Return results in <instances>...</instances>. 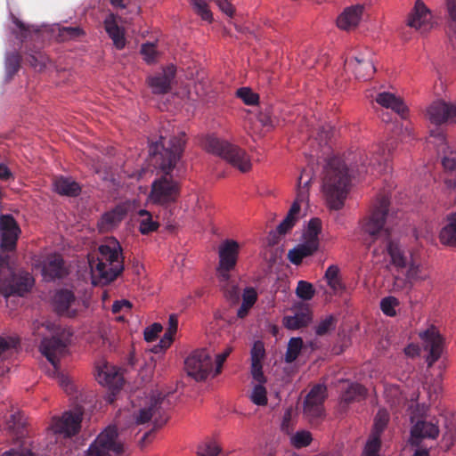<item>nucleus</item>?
<instances>
[{"label":"nucleus","instance_id":"obj_49","mask_svg":"<svg viewBox=\"0 0 456 456\" xmlns=\"http://www.w3.org/2000/svg\"><path fill=\"white\" fill-rule=\"evenodd\" d=\"M291 442L296 448L305 447L312 442V436L308 431H298L293 436Z\"/></svg>","mask_w":456,"mask_h":456},{"label":"nucleus","instance_id":"obj_61","mask_svg":"<svg viewBox=\"0 0 456 456\" xmlns=\"http://www.w3.org/2000/svg\"><path fill=\"white\" fill-rule=\"evenodd\" d=\"M242 300L246 303V305H249L252 307L256 304L257 300V292L252 287H247L241 295Z\"/></svg>","mask_w":456,"mask_h":456},{"label":"nucleus","instance_id":"obj_63","mask_svg":"<svg viewBox=\"0 0 456 456\" xmlns=\"http://www.w3.org/2000/svg\"><path fill=\"white\" fill-rule=\"evenodd\" d=\"M18 341L14 338H5L0 336V356L17 346Z\"/></svg>","mask_w":456,"mask_h":456},{"label":"nucleus","instance_id":"obj_10","mask_svg":"<svg viewBox=\"0 0 456 456\" xmlns=\"http://www.w3.org/2000/svg\"><path fill=\"white\" fill-rule=\"evenodd\" d=\"M95 379L100 385L108 388L109 392L105 395V401L108 403H112L124 382L120 370L102 360L95 366Z\"/></svg>","mask_w":456,"mask_h":456},{"label":"nucleus","instance_id":"obj_55","mask_svg":"<svg viewBox=\"0 0 456 456\" xmlns=\"http://www.w3.org/2000/svg\"><path fill=\"white\" fill-rule=\"evenodd\" d=\"M163 327L160 323L155 322L150 327L144 329V341L147 343L154 341L162 331Z\"/></svg>","mask_w":456,"mask_h":456},{"label":"nucleus","instance_id":"obj_28","mask_svg":"<svg viewBox=\"0 0 456 456\" xmlns=\"http://www.w3.org/2000/svg\"><path fill=\"white\" fill-rule=\"evenodd\" d=\"M376 102L386 109H391L403 118H405L407 108L401 98L396 97L394 94L383 92L377 95Z\"/></svg>","mask_w":456,"mask_h":456},{"label":"nucleus","instance_id":"obj_15","mask_svg":"<svg viewBox=\"0 0 456 456\" xmlns=\"http://www.w3.org/2000/svg\"><path fill=\"white\" fill-rule=\"evenodd\" d=\"M53 305L57 314L65 317H74L87 307L86 300L76 297L69 289L56 291Z\"/></svg>","mask_w":456,"mask_h":456},{"label":"nucleus","instance_id":"obj_44","mask_svg":"<svg viewBox=\"0 0 456 456\" xmlns=\"http://www.w3.org/2000/svg\"><path fill=\"white\" fill-rule=\"evenodd\" d=\"M195 12L202 20L211 22L213 20L212 12L208 8L206 0H191Z\"/></svg>","mask_w":456,"mask_h":456},{"label":"nucleus","instance_id":"obj_13","mask_svg":"<svg viewBox=\"0 0 456 456\" xmlns=\"http://www.w3.org/2000/svg\"><path fill=\"white\" fill-rule=\"evenodd\" d=\"M326 398V387L314 386L305 396L303 414L312 426H318L323 419V403Z\"/></svg>","mask_w":456,"mask_h":456},{"label":"nucleus","instance_id":"obj_17","mask_svg":"<svg viewBox=\"0 0 456 456\" xmlns=\"http://www.w3.org/2000/svg\"><path fill=\"white\" fill-rule=\"evenodd\" d=\"M419 337L425 342L426 350L429 351L427 362L430 367L442 355L444 350V338L435 326H431L430 328L421 332Z\"/></svg>","mask_w":456,"mask_h":456},{"label":"nucleus","instance_id":"obj_26","mask_svg":"<svg viewBox=\"0 0 456 456\" xmlns=\"http://www.w3.org/2000/svg\"><path fill=\"white\" fill-rule=\"evenodd\" d=\"M178 321L175 315H170L168 320V328L166 330L164 336L159 340V344L153 346L152 347H144V354L149 353H154L155 354H159L163 353L166 349H167L173 340L174 336L177 331Z\"/></svg>","mask_w":456,"mask_h":456},{"label":"nucleus","instance_id":"obj_60","mask_svg":"<svg viewBox=\"0 0 456 456\" xmlns=\"http://www.w3.org/2000/svg\"><path fill=\"white\" fill-rule=\"evenodd\" d=\"M131 303L128 300L121 299L113 303L111 310L115 314L129 313L131 309Z\"/></svg>","mask_w":456,"mask_h":456},{"label":"nucleus","instance_id":"obj_14","mask_svg":"<svg viewBox=\"0 0 456 456\" xmlns=\"http://www.w3.org/2000/svg\"><path fill=\"white\" fill-rule=\"evenodd\" d=\"M117 436V428L114 426L107 427L90 445L86 456H111L110 452L120 453L122 445L116 443Z\"/></svg>","mask_w":456,"mask_h":456},{"label":"nucleus","instance_id":"obj_46","mask_svg":"<svg viewBox=\"0 0 456 456\" xmlns=\"http://www.w3.org/2000/svg\"><path fill=\"white\" fill-rule=\"evenodd\" d=\"M297 296L303 300H310L314 295V289L310 282L305 281H299L297 282Z\"/></svg>","mask_w":456,"mask_h":456},{"label":"nucleus","instance_id":"obj_64","mask_svg":"<svg viewBox=\"0 0 456 456\" xmlns=\"http://www.w3.org/2000/svg\"><path fill=\"white\" fill-rule=\"evenodd\" d=\"M221 12L229 17H232L235 12L234 6L228 0H215Z\"/></svg>","mask_w":456,"mask_h":456},{"label":"nucleus","instance_id":"obj_48","mask_svg":"<svg viewBox=\"0 0 456 456\" xmlns=\"http://www.w3.org/2000/svg\"><path fill=\"white\" fill-rule=\"evenodd\" d=\"M159 52L156 50V42H144V62L151 64L157 61Z\"/></svg>","mask_w":456,"mask_h":456},{"label":"nucleus","instance_id":"obj_18","mask_svg":"<svg viewBox=\"0 0 456 456\" xmlns=\"http://www.w3.org/2000/svg\"><path fill=\"white\" fill-rule=\"evenodd\" d=\"M20 230L11 215H2L0 216V248L4 251L13 250Z\"/></svg>","mask_w":456,"mask_h":456},{"label":"nucleus","instance_id":"obj_6","mask_svg":"<svg viewBox=\"0 0 456 456\" xmlns=\"http://www.w3.org/2000/svg\"><path fill=\"white\" fill-rule=\"evenodd\" d=\"M168 395L159 390L144 397V445L151 441L152 434L162 428L167 420V410L170 406Z\"/></svg>","mask_w":456,"mask_h":456},{"label":"nucleus","instance_id":"obj_5","mask_svg":"<svg viewBox=\"0 0 456 456\" xmlns=\"http://www.w3.org/2000/svg\"><path fill=\"white\" fill-rule=\"evenodd\" d=\"M88 264L94 285L112 281L123 269L119 242L115 238L106 239L88 255Z\"/></svg>","mask_w":456,"mask_h":456},{"label":"nucleus","instance_id":"obj_1","mask_svg":"<svg viewBox=\"0 0 456 456\" xmlns=\"http://www.w3.org/2000/svg\"><path fill=\"white\" fill-rule=\"evenodd\" d=\"M351 169L340 158L329 159L323 177V190L332 209L344 207L350 188L351 178L355 175L362 176L387 173L391 170V149L387 144L372 145L368 152H359Z\"/></svg>","mask_w":456,"mask_h":456},{"label":"nucleus","instance_id":"obj_45","mask_svg":"<svg viewBox=\"0 0 456 456\" xmlns=\"http://www.w3.org/2000/svg\"><path fill=\"white\" fill-rule=\"evenodd\" d=\"M388 423V416L385 411H379L377 413L371 434L380 436L387 428Z\"/></svg>","mask_w":456,"mask_h":456},{"label":"nucleus","instance_id":"obj_47","mask_svg":"<svg viewBox=\"0 0 456 456\" xmlns=\"http://www.w3.org/2000/svg\"><path fill=\"white\" fill-rule=\"evenodd\" d=\"M236 95L247 105H255L258 103L259 96L248 87L239 88Z\"/></svg>","mask_w":456,"mask_h":456},{"label":"nucleus","instance_id":"obj_39","mask_svg":"<svg viewBox=\"0 0 456 456\" xmlns=\"http://www.w3.org/2000/svg\"><path fill=\"white\" fill-rule=\"evenodd\" d=\"M250 400L253 403L258 406H265L267 404V392L264 384H257L253 387L250 395Z\"/></svg>","mask_w":456,"mask_h":456},{"label":"nucleus","instance_id":"obj_19","mask_svg":"<svg viewBox=\"0 0 456 456\" xmlns=\"http://www.w3.org/2000/svg\"><path fill=\"white\" fill-rule=\"evenodd\" d=\"M427 117L431 123L441 125L444 122H456V102L448 104L444 102H435L427 110Z\"/></svg>","mask_w":456,"mask_h":456},{"label":"nucleus","instance_id":"obj_32","mask_svg":"<svg viewBox=\"0 0 456 456\" xmlns=\"http://www.w3.org/2000/svg\"><path fill=\"white\" fill-rule=\"evenodd\" d=\"M54 191L61 195L76 196L80 191V186L70 177L59 176L53 180Z\"/></svg>","mask_w":456,"mask_h":456},{"label":"nucleus","instance_id":"obj_53","mask_svg":"<svg viewBox=\"0 0 456 456\" xmlns=\"http://www.w3.org/2000/svg\"><path fill=\"white\" fill-rule=\"evenodd\" d=\"M251 362H262V360L265 357V351L264 347V344L261 341H256L251 348Z\"/></svg>","mask_w":456,"mask_h":456},{"label":"nucleus","instance_id":"obj_34","mask_svg":"<svg viewBox=\"0 0 456 456\" xmlns=\"http://www.w3.org/2000/svg\"><path fill=\"white\" fill-rule=\"evenodd\" d=\"M443 244L456 247V214L448 218V224L441 230L439 235Z\"/></svg>","mask_w":456,"mask_h":456},{"label":"nucleus","instance_id":"obj_59","mask_svg":"<svg viewBox=\"0 0 456 456\" xmlns=\"http://www.w3.org/2000/svg\"><path fill=\"white\" fill-rule=\"evenodd\" d=\"M251 374L253 379L258 382V384H265L266 382V379L263 372L262 362H251Z\"/></svg>","mask_w":456,"mask_h":456},{"label":"nucleus","instance_id":"obj_40","mask_svg":"<svg viewBox=\"0 0 456 456\" xmlns=\"http://www.w3.org/2000/svg\"><path fill=\"white\" fill-rule=\"evenodd\" d=\"M400 305L399 300L392 296L386 297L380 301V309L383 314L389 317L396 315L395 307Z\"/></svg>","mask_w":456,"mask_h":456},{"label":"nucleus","instance_id":"obj_3","mask_svg":"<svg viewBox=\"0 0 456 456\" xmlns=\"http://www.w3.org/2000/svg\"><path fill=\"white\" fill-rule=\"evenodd\" d=\"M389 206L388 196L379 195L360 224L362 232L370 237L371 242L382 241L383 251L387 252L392 265L399 270L407 266L408 259L399 243L391 239L390 230L386 226Z\"/></svg>","mask_w":456,"mask_h":456},{"label":"nucleus","instance_id":"obj_54","mask_svg":"<svg viewBox=\"0 0 456 456\" xmlns=\"http://www.w3.org/2000/svg\"><path fill=\"white\" fill-rule=\"evenodd\" d=\"M13 23L17 26L19 28V32L16 34V37L22 41L23 39L27 38L28 34L30 33L31 28L34 31H37V28H36L34 26H26L24 23H22L20 20H19L16 17L12 16Z\"/></svg>","mask_w":456,"mask_h":456},{"label":"nucleus","instance_id":"obj_20","mask_svg":"<svg viewBox=\"0 0 456 456\" xmlns=\"http://www.w3.org/2000/svg\"><path fill=\"white\" fill-rule=\"evenodd\" d=\"M176 69L168 65L163 70L149 78V86L155 94H165L171 90V84L175 77Z\"/></svg>","mask_w":456,"mask_h":456},{"label":"nucleus","instance_id":"obj_27","mask_svg":"<svg viewBox=\"0 0 456 456\" xmlns=\"http://www.w3.org/2000/svg\"><path fill=\"white\" fill-rule=\"evenodd\" d=\"M439 435V428L436 424L426 420H418L411 429V436L419 444L424 438L436 439Z\"/></svg>","mask_w":456,"mask_h":456},{"label":"nucleus","instance_id":"obj_57","mask_svg":"<svg viewBox=\"0 0 456 456\" xmlns=\"http://www.w3.org/2000/svg\"><path fill=\"white\" fill-rule=\"evenodd\" d=\"M48 61V58L41 53L31 55L29 59L30 65L37 70H42L44 68H45Z\"/></svg>","mask_w":456,"mask_h":456},{"label":"nucleus","instance_id":"obj_38","mask_svg":"<svg viewBox=\"0 0 456 456\" xmlns=\"http://www.w3.org/2000/svg\"><path fill=\"white\" fill-rule=\"evenodd\" d=\"M224 291V295L227 300L232 304H237L240 297V291L238 285L231 281V278L227 281H219Z\"/></svg>","mask_w":456,"mask_h":456},{"label":"nucleus","instance_id":"obj_9","mask_svg":"<svg viewBox=\"0 0 456 456\" xmlns=\"http://www.w3.org/2000/svg\"><path fill=\"white\" fill-rule=\"evenodd\" d=\"M82 419L81 407L64 411L61 417H53L47 428V436H50L49 444L57 443L59 437L68 438L77 435L81 428Z\"/></svg>","mask_w":456,"mask_h":456},{"label":"nucleus","instance_id":"obj_43","mask_svg":"<svg viewBox=\"0 0 456 456\" xmlns=\"http://www.w3.org/2000/svg\"><path fill=\"white\" fill-rule=\"evenodd\" d=\"M406 277L411 282V281H424L428 277V274L421 265L411 263L407 270Z\"/></svg>","mask_w":456,"mask_h":456},{"label":"nucleus","instance_id":"obj_51","mask_svg":"<svg viewBox=\"0 0 456 456\" xmlns=\"http://www.w3.org/2000/svg\"><path fill=\"white\" fill-rule=\"evenodd\" d=\"M7 426L9 429L20 432V429L25 426V419L23 414L18 411L12 413L10 419L7 421Z\"/></svg>","mask_w":456,"mask_h":456},{"label":"nucleus","instance_id":"obj_62","mask_svg":"<svg viewBox=\"0 0 456 456\" xmlns=\"http://www.w3.org/2000/svg\"><path fill=\"white\" fill-rule=\"evenodd\" d=\"M159 226V222L153 221L151 212L144 209V234L156 231Z\"/></svg>","mask_w":456,"mask_h":456},{"label":"nucleus","instance_id":"obj_36","mask_svg":"<svg viewBox=\"0 0 456 456\" xmlns=\"http://www.w3.org/2000/svg\"><path fill=\"white\" fill-rule=\"evenodd\" d=\"M303 344V339L299 337L291 338L289 340L285 354V362L287 363H292L297 360L302 351Z\"/></svg>","mask_w":456,"mask_h":456},{"label":"nucleus","instance_id":"obj_25","mask_svg":"<svg viewBox=\"0 0 456 456\" xmlns=\"http://www.w3.org/2000/svg\"><path fill=\"white\" fill-rule=\"evenodd\" d=\"M318 248L319 240H315L314 238L307 239L305 242L289 249L288 258L293 265H298L305 257L314 255V253L318 250Z\"/></svg>","mask_w":456,"mask_h":456},{"label":"nucleus","instance_id":"obj_41","mask_svg":"<svg viewBox=\"0 0 456 456\" xmlns=\"http://www.w3.org/2000/svg\"><path fill=\"white\" fill-rule=\"evenodd\" d=\"M221 452V447L213 441L202 443L198 446V456H218Z\"/></svg>","mask_w":456,"mask_h":456},{"label":"nucleus","instance_id":"obj_21","mask_svg":"<svg viewBox=\"0 0 456 456\" xmlns=\"http://www.w3.org/2000/svg\"><path fill=\"white\" fill-rule=\"evenodd\" d=\"M430 11L421 0H417L409 15L407 25L425 32L430 28Z\"/></svg>","mask_w":456,"mask_h":456},{"label":"nucleus","instance_id":"obj_33","mask_svg":"<svg viewBox=\"0 0 456 456\" xmlns=\"http://www.w3.org/2000/svg\"><path fill=\"white\" fill-rule=\"evenodd\" d=\"M367 395L366 388L356 382L350 383L341 394V403L349 404L355 402H361L365 399Z\"/></svg>","mask_w":456,"mask_h":456},{"label":"nucleus","instance_id":"obj_42","mask_svg":"<svg viewBox=\"0 0 456 456\" xmlns=\"http://www.w3.org/2000/svg\"><path fill=\"white\" fill-rule=\"evenodd\" d=\"M0 456H36L33 452L31 444L28 443H22L21 444L12 447L5 451Z\"/></svg>","mask_w":456,"mask_h":456},{"label":"nucleus","instance_id":"obj_37","mask_svg":"<svg viewBox=\"0 0 456 456\" xmlns=\"http://www.w3.org/2000/svg\"><path fill=\"white\" fill-rule=\"evenodd\" d=\"M20 56L18 53H7L4 60L5 77L10 80L19 70Z\"/></svg>","mask_w":456,"mask_h":456},{"label":"nucleus","instance_id":"obj_58","mask_svg":"<svg viewBox=\"0 0 456 456\" xmlns=\"http://www.w3.org/2000/svg\"><path fill=\"white\" fill-rule=\"evenodd\" d=\"M380 444V436L370 434V436L365 445L364 451L369 452L379 453Z\"/></svg>","mask_w":456,"mask_h":456},{"label":"nucleus","instance_id":"obj_12","mask_svg":"<svg viewBox=\"0 0 456 456\" xmlns=\"http://www.w3.org/2000/svg\"><path fill=\"white\" fill-rule=\"evenodd\" d=\"M240 253V245L233 240H225L218 248L219 262L216 268V276L219 281H227L230 273L237 265Z\"/></svg>","mask_w":456,"mask_h":456},{"label":"nucleus","instance_id":"obj_22","mask_svg":"<svg viewBox=\"0 0 456 456\" xmlns=\"http://www.w3.org/2000/svg\"><path fill=\"white\" fill-rule=\"evenodd\" d=\"M41 273L45 281L61 278L65 273L63 259L59 254H51L40 263Z\"/></svg>","mask_w":456,"mask_h":456},{"label":"nucleus","instance_id":"obj_56","mask_svg":"<svg viewBox=\"0 0 456 456\" xmlns=\"http://www.w3.org/2000/svg\"><path fill=\"white\" fill-rule=\"evenodd\" d=\"M322 231V221L319 218H312L308 223L307 227V233H308V239L314 238L315 240L318 239V235Z\"/></svg>","mask_w":456,"mask_h":456},{"label":"nucleus","instance_id":"obj_50","mask_svg":"<svg viewBox=\"0 0 456 456\" xmlns=\"http://www.w3.org/2000/svg\"><path fill=\"white\" fill-rule=\"evenodd\" d=\"M335 328V319L329 316L321 321L315 327V333L318 336L326 335L330 330Z\"/></svg>","mask_w":456,"mask_h":456},{"label":"nucleus","instance_id":"obj_30","mask_svg":"<svg viewBox=\"0 0 456 456\" xmlns=\"http://www.w3.org/2000/svg\"><path fill=\"white\" fill-rule=\"evenodd\" d=\"M311 182V178H308L306 180H304V175L301 174V175L298 178L297 182V197L294 202L292 203L287 216L292 218V219H297V215L299 214L300 208H301V203L305 201L307 198V191H308V185Z\"/></svg>","mask_w":456,"mask_h":456},{"label":"nucleus","instance_id":"obj_23","mask_svg":"<svg viewBox=\"0 0 456 456\" xmlns=\"http://www.w3.org/2000/svg\"><path fill=\"white\" fill-rule=\"evenodd\" d=\"M104 28L117 49H123L126 45L125 30L119 24V19L110 13L104 19Z\"/></svg>","mask_w":456,"mask_h":456},{"label":"nucleus","instance_id":"obj_31","mask_svg":"<svg viewBox=\"0 0 456 456\" xmlns=\"http://www.w3.org/2000/svg\"><path fill=\"white\" fill-rule=\"evenodd\" d=\"M311 321V311L308 308H303L292 316H285L282 323L286 329L294 330L307 326Z\"/></svg>","mask_w":456,"mask_h":456},{"label":"nucleus","instance_id":"obj_35","mask_svg":"<svg viewBox=\"0 0 456 456\" xmlns=\"http://www.w3.org/2000/svg\"><path fill=\"white\" fill-rule=\"evenodd\" d=\"M296 219L286 216L283 221L277 226L275 231H272L268 235V244L275 245L280 241L281 236L289 232L295 225Z\"/></svg>","mask_w":456,"mask_h":456},{"label":"nucleus","instance_id":"obj_24","mask_svg":"<svg viewBox=\"0 0 456 456\" xmlns=\"http://www.w3.org/2000/svg\"><path fill=\"white\" fill-rule=\"evenodd\" d=\"M363 9L364 7L362 4L346 8L337 19L338 27L344 30L354 28L359 24Z\"/></svg>","mask_w":456,"mask_h":456},{"label":"nucleus","instance_id":"obj_2","mask_svg":"<svg viewBox=\"0 0 456 456\" xmlns=\"http://www.w3.org/2000/svg\"><path fill=\"white\" fill-rule=\"evenodd\" d=\"M186 143V134L180 132L167 141L160 140L149 146V161L163 175L156 179L151 185L150 200L154 203L165 204L176 200L179 195V184L173 179L170 173L181 159Z\"/></svg>","mask_w":456,"mask_h":456},{"label":"nucleus","instance_id":"obj_16","mask_svg":"<svg viewBox=\"0 0 456 456\" xmlns=\"http://www.w3.org/2000/svg\"><path fill=\"white\" fill-rule=\"evenodd\" d=\"M133 212L142 216V208H137L135 200L123 202L102 216L98 224L99 229L102 232L110 231L123 220L126 214Z\"/></svg>","mask_w":456,"mask_h":456},{"label":"nucleus","instance_id":"obj_29","mask_svg":"<svg viewBox=\"0 0 456 456\" xmlns=\"http://www.w3.org/2000/svg\"><path fill=\"white\" fill-rule=\"evenodd\" d=\"M346 65L352 67L357 79L368 80L375 73L376 69L370 60L355 57L346 60Z\"/></svg>","mask_w":456,"mask_h":456},{"label":"nucleus","instance_id":"obj_7","mask_svg":"<svg viewBox=\"0 0 456 456\" xmlns=\"http://www.w3.org/2000/svg\"><path fill=\"white\" fill-rule=\"evenodd\" d=\"M34 284V279L28 272L14 274L8 256H0V293L6 300L10 297H23Z\"/></svg>","mask_w":456,"mask_h":456},{"label":"nucleus","instance_id":"obj_52","mask_svg":"<svg viewBox=\"0 0 456 456\" xmlns=\"http://www.w3.org/2000/svg\"><path fill=\"white\" fill-rule=\"evenodd\" d=\"M232 351V348L227 346L222 353L216 354V368L214 369L213 378L216 377L221 373L224 362L226 361L227 357L230 355Z\"/></svg>","mask_w":456,"mask_h":456},{"label":"nucleus","instance_id":"obj_11","mask_svg":"<svg viewBox=\"0 0 456 456\" xmlns=\"http://www.w3.org/2000/svg\"><path fill=\"white\" fill-rule=\"evenodd\" d=\"M187 374L197 381L205 380L209 375L213 377V361L206 349L193 351L184 361Z\"/></svg>","mask_w":456,"mask_h":456},{"label":"nucleus","instance_id":"obj_4","mask_svg":"<svg viewBox=\"0 0 456 456\" xmlns=\"http://www.w3.org/2000/svg\"><path fill=\"white\" fill-rule=\"evenodd\" d=\"M43 326L51 335V338H44L39 346L41 354L51 364L52 369L47 370L46 373L48 376L56 379L59 385L67 394H72L75 391V386L61 371L59 366L61 358L64 357L68 353V344L71 334L66 329L50 322H46Z\"/></svg>","mask_w":456,"mask_h":456},{"label":"nucleus","instance_id":"obj_8","mask_svg":"<svg viewBox=\"0 0 456 456\" xmlns=\"http://www.w3.org/2000/svg\"><path fill=\"white\" fill-rule=\"evenodd\" d=\"M205 149L215 155L221 157L240 172H248L251 160L248 153L239 146L225 140L210 135L205 141Z\"/></svg>","mask_w":456,"mask_h":456}]
</instances>
